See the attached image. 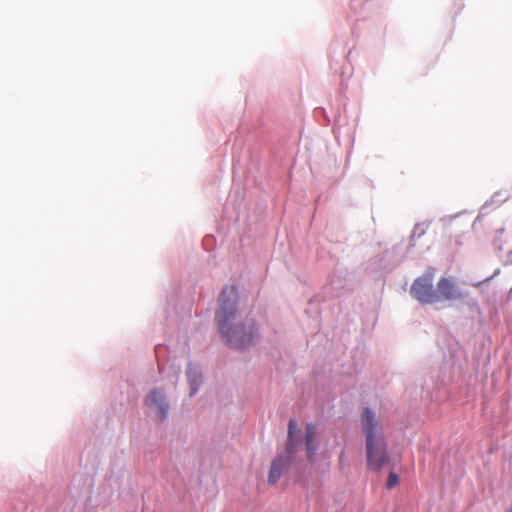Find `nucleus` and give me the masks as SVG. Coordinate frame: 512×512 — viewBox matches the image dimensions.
Returning <instances> with one entry per match:
<instances>
[{
    "label": "nucleus",
    "instance_id": "nucleus-7",
    "mask_svg": "<svg viewBox=\"0 0 512 512\" xmlns=\"http://www.w3.org/2000/svg\"><path fill=\"white\" fill-rule=\"evenodd\" d=\"M316 435V427L312 423L306 425L305 432V447L307 453V459L309 462L314 461V457L317 451V445L314 444V438Z\"/></svg>",
    "mask_w": 512,
    "mask_h": 512
},
{
    "label": "nucleus",
    "instance_id": "nucleus-4",
    "mask_svg": "<svg viewBox=\"0 0 512 512\" xmlns=\"http://www.w3.org/2000/svg\"><path fill=\"white\" fill-rule=\"evenodd\" d=\"M296 428V422L291 419L288 423V441L286 445V452L288 454L287 457H284L282 455L276 457L271 464L269 476H268V483L270 485L276 484V482L280 479L282 476L283 470L285 469L287 463L291 460L292 455L295 451V443L293 440V434Z\"/></svg>",
    "mask_w": 512,
    "mask_h": 512
},
{
    "label": "nucleus",
    "instance_id": "nucleus-8",
    "mask_svg": "<svg viewBox=\"0 0 512 512\" xmlns=\"http://www.w3.org/2000/svg\"><path fill=\"white\" fill-rule=\"evenodd\" d=\"M186 373L188 381L191 385V394H193L197 391V386L201 376L192 368H189Z\"/></svg>",
    "mask_w": 512,
    "mask_h": 512
},
{
    "label": "nucleus",
    "instance_id": "nucleus-3",
    "mask_svg": "<svg viewBox=\"0 0 512 512\" xmlns=\"http://www.w3.org/2000/svg\"><path fill=\"white\" fill-rule=\"evenodd\" d=\"M434 269H428L422 276L416 278L411 285L410 294L421 304L437 303L436 290L433 286Z\"/></svg>",
    "mask_w": 512,
    "mask_h": 512
},
{
    "label": "nucleus",
    "instance_id": "nucleus-1",
    "mask_svg": "<svg viewBox=\"0 0 512 512\" xmlns=\"http://www.w3.org/2000/svg\"><path fill=\"white\" fill-rule=\"evenodd\" d=\"M237 303L238 292L236 286L224 287L220 293L215 319L225 341L231 347L241 350L253 343L257 335V329L253 319L235 325L231 324L237 313Z\"/></svg>",
    "mask_w": 512,
    "mask_h": 512
},
{
    "label": "nucleus",
    "instance_id": "nucleus-10",
    "mask_svg": "<svg viewBox=\"0 0 512 512\" xmlns=\"http://www.w3.org/2000/svg\"><path fill=\"white\" fill-rule=\"evenodd\" d=\"M507 512H512V507Z\"/></svg>",
    "mask_w": 512,
    "mask_h": 512
},
{
    "label": "nucleus",
    "instance_id": "nucleus-2",
    "mask_svg": "<svg viewBox=\"0 0 512 512\" xmlns=\"http://www.w3.org/2000/svg\"><path fill=\"white\" fill-rule=\"evenodd\" d=\"M361 427L365 434L367 467L379 472L389 462L387 444L375 413L367 407L361 414Z\"/></svg>",
    "mask_w": 512,
    "mask_h": 512
},
{
    "label": "nucleus",
    "instance_id": "nucleus-5",
    "mask_svg": "<svg viewBox=\"0 0 512 512\" xmlns=\"http://www.w3.org/2000/svg\"><path fill=\"white\" fill-rule=\"evenodd\" d=\"M437 303L441 301H456L464 298V293L456 283L448 277H441L436 285Z\"/></svg>",
    "mask_w": 512,
    "mask_h": 512
},
{
    "label": "nucleus",
    "instance_id": "nucleus-9",
    "mask_svg": "<svg viewBox=\"0 0 512 512\" xmlns=\"http://www.w3.org/2000/svg\"><path fill=\"white\" fill-rule=\"evenodd\" d=\"M399 483V478L398 476L391 472L388 476V479H387V482H386V488L387 489H392L394 488L395 486H397Z\"/></svg>",
    "mask_w": 512,
    "mask_h": 512
},
{
    "label": "nucleus",
    "instance_id": "nucleus-6",
    "mask_svg": "<svg viewBox=\"0 0 512 512\" xmlns=\"http://www.w3.org/2000/svg\"><path fill=\"white\" fill-rule=\"evenodd\" d=\"M146 405L149 409L155 411L156 417L159 420H164L168 413V404L165 400V395L160 391L153 390L146 399Z\"/></svg>",
    "mask_w": 512,
    "mask_h": 512
}]
</instances>
